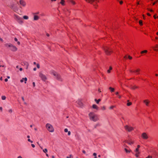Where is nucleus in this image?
Returning a JSON list of instances; mask_svg holds the SVG:
<instances>
[{
    "instance_id": "obj_38",
    "label": "nucleus",
    "mask_w": 158,
    "mask_h": 158,
    "mask_svg": "<svg viewBox=\"0 0 158 158\" xmlns=\"http://www.w3.org/2000/svg\"><path fill=\"white\" fill-rule=\"evenodd\" d=\"M140 70L139 69H138L135 71V72L137 73H139V72Z\"/></svg>"
},
{
    "instance_id": "obj_63",
    "label": "nucleus",
    "mask_w": 158,
    "mask_h": 158,
    "mask_svg": "<svg viewBox=\"0 0 158 158\" xmlns=\"http://www.w3.org/2000/svg\"><path fill=\"white\" fill-rule=\"evenodd\" d=\"M46 35L48 37H49V35L48 33H47Z\"/></svg>"
},
{
    "instance_id": "obj_12",
    "label": "nucleus",
    "mask_w": 158,
    "mask_h": 158,
    "mask_svg": "<svg viewBox=\"0 0 158 158\" xmlns=\"http://www.w3.org/2000/svg\"><path fill=\"white\" fill-rule=\"evenodd\" d=\"M23 65H25L26 66V69H27L28 68V66L29 65V64L28 62H24L22 64Z\"/></svg>"
},
{
    "instance_id": "obj_20",
    "label": "nucleus",
    "mask_w": 158,
    "mask_h": 158,
    "mask_svg": "<svg viewBox=\"0 0 158 158\" xmlns=\"http://www.w3.org/2000/svg\"><path fill=\"white\" fill-rule=\"evenodd\" d=\"M109 89L110 90V92H113L114 91V88H113L111 87H110L109 88Z\"/></svg>"
},
{
    "instance_id": "obj_9",
    "label": "nucleus",
    "mask_w": 158,
    "mask_h": 158,
    "mask_svg": "<svg viewBox=\"0 0 158 158\" xmlns=\"http://www.w3.org/2000/svg\"><path fill=\"white\" fill-rule=\"evenodd\" d=\"M142 138L144 139H147L148 138V136L147 134L145 132L143 133L141 135Z\"/></svg>"
},
{
    "instance_id": "obj_37",
    "label": "nucleus",
    "mask_w": 158,
    "mask_h": 158,
    "mask_svg": "<svg viewBox=\"0 0 158 158\" xmlns=\"http://www.w3.org/2000/svg\"><path fill=\"white\" fill-rule=\"evenodd\" d=\"M39 12H35V13H33V15H38V14H39Z\"/></svg>"
},
{
    "instance_id": "obj_26",
    "label": "nucleus",
    "mask_w": 158,
    "mask_h": 158,
    "mask_svg": "<svg viewBox=\"0 0 158 158\" xmlns=\"http://www.w3.org/2000/svg\"><path fill=\"white\" fill-rule=\"evenodd\" d=\"M69 2L73 5H75L76 4L75 2L73 0H69Z\"/></svg>"
},
{
    "instance_id": "obj_4",
    "label": "nucleus",
    "mask_w": 158,
    "mask_h": 158,
    "mask_svg": "<svg viewBox=\"0 0 158 158\" xmlns=\"http://www.w3.org/2000/svg\"><path fill=\"white\" fill-rule=\"evenodd\" d=\"M46 127L47 130L50 132H53L54 131V129L52 126L49 123H47Z\"/></svg>"
},
{
    "instance_id": "obj_62",
    "label": "nucleus",
    "mask_w": 158,
    "mask_h": 158,
    "mask_svg": "<svg viewBox=\"0 0 158 158\" xmlns=\"http://www.w3.org/2000/svg\"><path fill=\"white\" fill-rule=\"evenodd\" d=\"M36 68H34V69H33V70L34 71H36Z\"/></svg>"
},
{
    "instance_id": "obj_17",
    "label": "nucleus",
    "mask_w": 158,
    "mask_h": 158,
    "mask_svg": "<svg viewBox=\"0 0 158 158\" xmlns=\"http://www.w3.org/2000/svg\"><path fill=\"white\" fill-rule=\"evenodd\" d=\"M124 150L127 153H129L131 151V150H128L126 148H124Z\"/></svg>"
},
{
    "instance_id": "obj_48",
    "label": "nucleus",
    "mask_w": 158,
    "mask_h": 158,
    "mask_svg": "<svg viewBox=\"0 0 158 158\" xmlns=\"http://www.w3.org/2000/svg\"><path fill=\"white\" fill-rule=\"evenodd\" d=\"M68 132V135H70L71 134V132L70 131H69Z\"/></svg>"
},
{
    "instance_id": "obj_31",
    "label": "nucleus",
    "mask_w": 158,
    "mask_h": 158,
    "mask_svg": "<svg viewBox=\"0 0 158 158\" xmlns=\"http://www.w3.org/2000/svg\"><path fill=\"white\" fill-rule=\"evenodd\" d=\"M147 51L146 50H145L143 51H142L141 52V53L143 54L144 53H147Z\"/></svg>"
},
{
    "instance_id": "obj_10",
    "label": "nucleus",
    "mask_w": 158,
    "mask_h": 158,
    "mask_svg": "<svg viewBox=\"0 0 158 158\" xmlns=\"http://www.w3.org/2000/svg\"><path fill=\"white\" fill-rule=\"evenodd\" d=\"M10 49L11 51L14 52L16 51L17 50V48L13 44L10 48Z\"/></svg>"
},
{
    "instance_id": "obj_41",
    "label": "nucleus",
    "mask_w": 158,
    "mask_h": 158,
    "mask_svg": "<svg viewBox=\"0 0 158 158\" xmlns=\"http://www.w3.org/2000/svg\"><path fill=\"white\" fill-rule=\"evenodd\" d=\"M136 154H135V156L137 157H138L139 156V154H138V152H136Z\"/></svg>"
},
{
    "instance_id": "obj_59",
    "label": "nucleus",
    "mask_w": 158,
    "mask_h": 158,
    "mask_svg": "<svg viewBox=\"0 0 158 158\" xmlns=\"http://www.w3.org/2000/svg\"><path fill=\"white\" fill-rule=\"evenodd\" d=\"M118 93H118V92H116L115 93V94H116V95H118Z\"/></svg>"
},
{
    "instance_id": "obj_6",
    "label": "nucleus",
    "mask_w": 158,
    "mask_h": 158,
    "mask_svg": "<svg viewBox=\"0 0 158 158\" xmlns=\"http://www.w3.org/2000/svg\"><path fill=\"white\" fill-rule=\"evenodd\" d=\"M125 130L127 131L130 132L134 130L133 128L130 126L126 125L124 126Z\"/></svg>"
},
{
    "instance_id": "obj_36",
    "label": "nucleus",
    "mask_w": 158,
    "mask_h": 158,
    "mask_svg": "<svg viewBox=\"0 0 158 158\" xmlns=\"http://www.w3.org/2000/svg\"><path fill=\"white\" fill-rule=\"evenodd\" d=\"M8 111L9 113H11L12 112V109H10L8 110Z\"/></svg>"
},
{
    "instance_id": "obj_15",
    "label": "nucleus",
    "mask_w": 158,
    "mask_h": 158,
    "mask_svg": "<svg viewBox=\"0 0 158 158\" xmlns=\"http://www.w3.org/2000/svg\"><path fill=\"white\" fill-rule=\"evenodd\" d=\"M77 104L79 105L80 107H81L82 105L83 104L82 102H81V101L80 100H78L77 101Z\"/></svg>"
},
{
    "instance_id": "obj_55",
    "label": "nucleus",
    "mask_w": 158,
    "mask_h": 158,
    "mask_svg": "<svg viewBox=\"0 0 158 158\" xmlns=\"http://www.w3.org/2000/svg\"><path fill=\"white\" fill-rule=\"evenodd\" d=\"M72 156V155H70V157L67 156V158H71V156Z\"/></svg>"
},
{
    "instance_id": "obj_18",
    "label": "nucleus",
    "mask_w": 158,
    "mask_h": 158,
    "mask_svg": "<svg viewBox=\"0 0 158 158\" xmlns=\"http://www.w3.org/2000/svg\"><path fill=\"white\" fill-rule=\"evenodd\" d=\"M92 107L94 109H96L97 110L98 109V106L96 105L95 104H94L93 105Z\"/></svg>"
},
{
    "instance_id": "obj_47",
    "label": "nucleus",
    "mask_w": 158,
    "mask_h": 158,
    "mask_svg": "<svg viewBox=\"0 0 158 158\" xmlns=\"http://www.w3.org/2000/svg\"><path fill=\"white\" fill-rule=\"evenodd\" d=\"M31 145L32 147L33 148H35V145L34 144H31Z\"/></svg>"
},
{
    "instance_id": "obj_21",
    "label": "nucleus",
    "mask_w": 158,
    "mask_h": 158,
    "mask_svg": "<svg viewBox=\"0 0 158 158\" xmlns=\"http://www.w3.org/2000/svg\"><path fill=\"white\" fill-rule=\"evenodd\" d=\"M94 101L96 102L97 104H98L99 102L101 101V100L100 99H98V100H97L96 99H94Z\"/></svg>"
},
{
    "instance_id": "obj_51",
    "label": "nucleus",
    "mask_w": 158,
    "mask_h": 158,
    "mask_svg": "<svg viewBox=\"0 0 158 158\" xmlns=\"http://www.w3.org/2000/svg\"><path fill=\"white\" fill-rule=\"evenodd\" d=\"M82 152L84 154H86V152L84 150H83L82 151Z\"/></svg>"
},
{
    "instance_id": "obj_49",
    "label": "nucleus",
    "mask_w": 158,
    "mask_h": 158,
    "mask_svg": "<svg viewBox=\"0 0 158 158\" xmlns=\"http://www.w3.org/2000/svg\"><path fill=\"white\" fill-rule=\"evenodd\" d=\"M32 85H33V87H35V82H33L32 83Z\"/></svg>"
},
{
    "instance_id": "obj_22",
    "label": "nucleus",
    "mask_w": 158,
    "mask_h": 158,
    "mask_svg": "<svg viewBox=\"0 0 158 158\" xmlns=\"http://www.w3.org/2000/svg\"><path fill=\"white\" fill-rule=\"evenodd\" d=\"M134 142L133 141L131 140H130L128 142H127V143L129 145H131V144H133Z\"/></svg>"
},
{
    "instance_id": "obj_43",
    "label": "nucleus",
    "mask_w": 158,
    "mask_h": 158,
    "mask_svg": "<svg viewBox=\"0 0 158 158\" xmlns=\"http://www.w3.org/2000/svg\"><path fill=\"white\" fill-rule=\"evenodd\" d=\"M99 125V123L97 124L96 125L94 126V127L96 128Z\"/></svg>"
},
{
    "instance_id": "obj_45",
    "label": "nucleus",
    "mask_w": 158,
    "mask_h": 158,
    "mask_svg": "<svg viewBox=\"0 0 158 158\" xmlns=\"http://www.w3.org/2000/svg\"><path fill=\"white\" fill-rule=\"evenodd\" d=\"M24 78H23L22 79L20 80V81L21 82H23V81Z\"/></svg>"
},
{
    "instance_id": "obj_14",
    "label": "nucleus",
    "mask_w": 158,
    "mask_h": 158,
    "mask_svg": "<svg viewBox=\"0 0 158 158\" xmlns=\"http://www.w3.org/2000/svg\"><path fill=\"white\" fill-rule=\"evenodd\" d=\"M20 3L21 5L23 6H25L26 5L25 2L23 0L20 1Z\"/></svg>"
},
{
    "instance_id": "obj_32",
    "label": "nucleus",
    "mask_w": 158,
    "mask_h": 158,
    "mask_svg": "<svg viewBox=\"0 0 158 158\" xmlns=\"http://www.w3.org/2000/svg\"><path fill=\"white\" fill-rule=\"evenodd\" d=\"M6 97L5 96H3L2 97V99L3 100H4L6 99Z\"/></svg>"
},
{
    "instance_id": "obj_44",
    "label": "nucleus",
    "mask_w": 158,
    "mask_h": 158,
    "mask_svg": "<svg viewBox=\"0 0 158 158\" xmlns=\"http://www.w3.org/2000/svg\"><path fill=\"white\" fill-rule=\"evenodd\" d=\"M114 107V106H111L109 107V109H112Z\"/></svg>"
},
{
    "instance_id": "obj_16",
    "label": "nucleus",
    "mask_w": 158,
    "mask_h": 158,
    "mask_svg": "<svg viewBox=\"0 0 158 158\" xmlns=\"http://www.w3.org/2000/svg\"><path fill=\"white\" fill-rule=\"evenodd\" d=\"M144 103L147 106H148V104L149 103V101L148 100H145L143 101Z\"/></svg>"
},
{
    "instance_id": "obj_19",
    "label": "nucleus",
    "mask_w": 158,
    "mask_h": 158,
    "mask_svg": "<svg viewBox=\"0 0 158 158\" xmlns=\"http://www.w3.org/2000/svg\"><path fill=\"white\" fill-rule=\"evenodd\" d=\"M140 146L139 145H138L137 148L135 149V152H138V154H139V148H140Z\"/></svg>"
},
{
    "instance_id": "obj_30",
    "label": "nucleus",
    "mask_w": 158,
    "mask_h": 158,
    "mask_svg": "<svg viewBox=\"0 0 158 158\" xmlns=\"http://www.w3.org/2000/svg\"><path fill=\"white\" fill-rule=\"evenodd\" d=\"M137 88V86H131V88L132 89H135Z\"/></svg>"
},
{
    "instance_id": "obj_61",
    "label": "nucleus",
    "mask_w": 158,
    "mask_h": 158,
    "mask_svg": "<svg viewBox=\"0 0 158 158\" xmlns=\"http://www.w3.org/2000/svg\"><path fill=\"white\" fill-rule=\"evenodd\" d=\"M17 44L19 45L20 44V42L19 41H17Z\"/></svg>"
},
{
    "instance_id": "obj_57",
    "label": "nucleus",
    "mask_w": 158,
    "mask_h": 158,
    "mask_svg": "<svg viewBox=\"0 0 158 158\" xmlns=\"http://www.w3.org/2000/svg\"><path fill=\"white\" fill-rule=\"evenodd\" d=\"M118 98H120L121 97V95H118Z\"/></svg>"
},
{
    "instance_id": "obj_33",
    "label": "nucleus",
    "mask_w": 158,
    "mask_h": 158,
    "mask_svg": "<svg viewBox=\"0 0 158 158\" xmlns=\"http://www.w3.org/2000/svg\"><path fill=\"white\" fill-rule=\"evenodd\" d=\"M139 23L140 25H143L142 21L141 20L139 21Z\"/></svg>"
},
{
    "instance_id": "obj_58",
    "label": "nucleus",
    "mask_w": 158,
    "mask_h": 158,
    "mask_svg": "<svg viewBox=\"0 0 158 158\" xmlns=\"http://www.w3.org/2000/svg\"><path fill=\"white\" fill-rule=\"evenodd\" d=\"M156 15H154V16H153V17H154V19H156Z\"/></svg>"
},
{
    "instance_id": "obj_5",
    "label": "nucleus",
    "mask_w": 158,
    "mask_h": 158,
    "mask_svg": "<svg viewBox=\"0 0 158 158\" xmlns=\"http://www.w3.org/2000/svg\"><path fill=\"white\" fill-rule=\"evenodd\" d=\"M104 49L106 54L107 55H110V53L113 52L111 48L108 47H105Z\"/></svg>"
},
{
    "instance_id": "obj_46",
    "label": "nucleus",
    "mask_w": 158,
    "mask_h": 158,
    "mask_svg": "<svg viewBox=\"0 0 158 158\" xmlns=\"http://www.w3.org/2000/svg\"><path fill=\"white\" fill-rule=\"evenodd\" d=\"M128 58L129 59H132V57L130 56H128Z\"/></svg>"
},
{
    "instance_id": "obj_13",
    "label": "nucleus",
    "mask_w": 158,
    "mask_h": 158,
    "mask_svg": "<svg viewBox=\"0 0 158 158\" xmlns=\"http://www.w3.org/2000/svg\"><path fill=\"white\" fill-rule=\"evenodd\" d=\"M34 15V18H33L34 20H37L39 19L40 17L38 16L37 15Z\"/></svg>"
},
{
    "instance_id": "obj_52",
    "label": "nucleus",
    "mask_w": 158,
    "mask_h": 158,
    "mask_svg": "<svg viewBox=\"0 0 158 158\" xmlns=\"http://www.w3.org/2000/svg\"><path fill=\"white\" fill-rule=\"evenodd\" d=\"M14 40L15 41H18V39L16 38H15Z\"/></svg>"
},
{
    "instance_id": "obj_29",
    "label": "nucleus",
    "mask_w": 158,
    "mask_h": 158,
    "mask_svg": "<svg viewBox=\"0 0 158 158\" xmlns=\"http://www.w3.org/2000/svg\"><path fill=\"white\" fill-rule=\"evenodd\" d=\"M112 67L110 66V67L109 69L107 70V72L109 73H110V70H112Z\"/></svg>"
},
{
    "instance_id": "obj_23",
    "label": "nucleus",
    "mask_w": 158,
    "mask_h": 158,
    "mask_svg": "<svg viewBox=\"0 0 158 158\" xmlns=\"http://www.w3.org/2000/svg\"><path fill=\"white\" fill-rule=\"evenodd\" d=\"M64 2L65 1L64 0H61L60 3L62 5L64 6Z\"/></svg>"
},
{
    "instance_id": "obj_42",
    "label": "nucleus",
    "mask_w": 158,
    "mask_h": 158,
    "mask_svg": "<svg viewBox=\"0 0 158 158\" xmlns=\"http://www.w3.org/2000/svg\"><path fill=\"white\" fill-rule=\"evenodd\" d=\"M36 66H37V67L38 69L40 68V65L39 64H36Z\"/></svg>"
},
{
    "instance_id": "obj_35",
    "label": "nucleus",
    "mask_w": 158,
    "mask_h": 158,
    "mask_svg": "<svg viewBox=\"0 0 158 158\" xmlns=\"http://www.w3.org/2000/svg\"><path fill=\"white\" fill-rule=\"evenodd\" d=\"M24 81H25V82H24L25 83H26V81H27V78L25 77L24 78Z\"/></svg>"
},
{
    "instance_id": "obj_3",
    "label": "nucleus",
    "mask_w": 158,
    "mask_h": 158,
    "mask_svg": "<svg viewBox=\"0 0 158 158\" xmlns=\"http://www.w3.org/2000/svg\"><path fill=\"white\" fill-rule=\"evenodd\" d=\"M18 2L14 1V2H13L10 6V8L13 10L14 11L17 12L18 11V8L17 6V4H18Z\"/></svg>"
},
{
    "instance_id": "obj_50",
    "label": "nucleus",
    "mask_w": 158,
    "mask_h": 158,
    "mask_svg": "<svg viewBox=\"0 0 158 158\" xmlns=\"http://www.w3.org/2000/svg\"><path fill=\"white\" fill-rule=\"evenodd\" d=\"M152 156H148L147 157H146V158H152Z\"/></svg>"
},
{
    "instance_id": "obj_64",
    "label": "nucleus",
    "mask_w": 158,
    "mask_h": 158,
    "mask_svg": "<svg viewBox=\"0 0 158 158\" xmlns=\"http://www.w3.org/2000/svg\"><path fill=\"white\" fill-rule=\"evenodd\" d=\"M17 158H23L21 156H19Z\"/></svg>"
},
{
    "instance_id": "obj_27",
    "label": "nucleus",
    "mask_w": 158,
    "mask_h": 158,
    "mask_svg": "<svg viewBox=\"0 0 158 158\" xmlns=\"http://www.w3.org/2000/svg\"><path fill=\"white\" fill-rule=\"evenodd\" d=\"M43 151L45 153H46L48 152V150L46 148H45L44 149H43Z\"/></svg>"
},
{
    "instance_id": "obj_11",
    "label": "nucleus",
    "mask_w": 158,
    "mask_h": 158,
    "mask_svg": "<svg viewBox=\"0 0 158 158\" xmlns=\"http://www.w3.org/2000/svg\"><path fill=\"white\" fill-rule=\"evenodd\" d=\"M86 1L88 2L89 3L91 4H92L95 1H96L97 2H99V1L98 0H85Z\"/></svg>"
},
{
    "instance_id": "obj_40",
    "label": "nucleus",
    "mask_w": 158,
    "mask_h": 158,
    "mask_svg": "<svg viewBox=\"0 0 158 158\" xmlns=\"http://www.w3.org/2000/svg\"><path fill=\"white\" fill-rule=\"evenodd\" d=\"M27 141L29 142H30L31 143H32L33 142V141L32 140H30V139H27Z\"/></svg>"
},
{
    "instance_id": "obj_34",
    "label": "nucleus",
    "mask_w": 158,
    "mask_h": 158,
    "mask_svg": "<svg viewBox=\"0 0 158 158\" xmlns=\"http://www.w3.org/2000/svg\"><path fill=\"white\" fill-rule=\"evenodd\" d=\"M101 109H102V110H106V108L105 106H103L102 107Z\"/></svg>"
},
{
    "instance_id": "obj_8",
    "label": "nucleus",
    "mask_w": 158,
    "mask_h": 158,
    "mask_svg": "<svg viewBox=\"0 0 158 158\" xmlns=\"http://www.w3.org/2000/svg\"><path fill=\"white\" fill-rule=\"evenodd\" d=\"M39 76L43 81H45L47 80V77L45 76L41 73H39Z\"/></svg>"
},
{
    "instance_id": "obj_56",
    "label": "nucleus",
    "mask_w": 158,
    "mask_h": 158,
    "mask_svg": "<svg viewBox=\"0 0 158 158\" xmlns=\"http://www.w3.org/2000/svg\"><path fill=\"white\" fill-rule=\"evenodd\" d=\"M119 3H120V4H122L123 3V2L122 1H120L119 2Z\"/></svg>"
},
{
    "instance_id": "obj_24",
    "label": "nucleus",
    "mask_w": 158,
    "mask_h": 158,
    "mask_svg": "<svg viewBox=\"0 0 158 158\" xmlns=\"http://www.w3.org/2000/svg\"><path fill=\"white\" fill-rule=\"evenodd\" d=\"M129 100L127 101L128 103H127V105L128 106H129L132 104V103L131 102H129Z\"/></svg>"
},
{
    "instance_id": "obj_1",
    "label": "nucleus",
    "mask_w": 158,
    "mask_h": 158,
    "mask_svg": "<svg viewBox=\"0 0 158 158\" xmlns=\"http://www.w3.org/2000/svg\"><path fill=\"white\" fill-rule=\"evenodd\" d=\"M89 119L91 120L96 122L99 120L98 115L93 112H90L89 114Z\"/></svg>"
},
{
    "instance_id": "obj_53",
    "label": "nucleus",
    "mask_w": 158,
    "mask_h": 158,
    "mask_svg": "<svg viewBox=\"0 0 158 158\" xmlns=\"http://www.w3.org/2000/svg\"><path fill=\"white\" fill-rule=\"evenodd\" d=\"M93 155L94 156H97V154L96 153H94Z\"/></svg>"
},
{
    "instance_id": "obj_25",
    "label": "nucleus",
    "mask_w": 158,
    "mask_h": 158,
    "mask_svg": "<svg viewBox=\"0 0 158 158\" xmlns=\"http://www.w3.org/2000/svg\"><path fill=\"white\" fill-rule=\"evenodd\" d=\"M12 45V44H6V46L10 48Z\"/></svg>"
},
{
    "instance_id": "obj_39",
    "label": "nucleus",
    "mask_w": 158,
    "mask_h": 158,
    "mask_svg": "<svg viewBox=\"0 0 158 158\" xmlns=\"http://www.w3.org/2000/svg\"><path fill=\"white\" fill-rule=\"evenodd\" d=\"M64 131L65 132H68L69 131H68V129L67 128H65L64 129Z\"/></svg>"
},
{
    "instance_id": "obj_54",
    "label": "nucleus",
    "mask_w": 158,
    "mask_h": 158,
    "mask_svg": "<svg viewBox=\"0 0 158 158\" xmlns=\"http://www.w3.org/2000/svg\"><path fill=\"white\" fill-rule=\"evenodd\" d=\"M8 79H7V78H6V79H5V82H7V81H8Z\"/></svg>"
},
{
    "instance_id": "obj_60",
    "label": "nucleus",
    "mask_w": 158,
    "mask_h": 158,
    "mask_svg": "<svg viewBox=\"0 0 158 158\" xmlns=\"http://www.w3.org/2000/svg\"><path fill=\"white\" fill-rule=\"evenodd\" d=\"M22 100H23V101H24V98L23 97H22Z\"/></svg>"
},
{
    "instance_id": "obj_7",
    "label": "nucleus",
    "mask_w": 158,
    "mask_h": 158,
    "mask_svg": "<svg viewBox=\"0 0 158 158\" xmlns=\"http://www.w3.org/2000/svg\"><path fill=\"white\" fill-rule=\"evenodd\" d=\"M15 19L17 20L19 23H23L22 19L20 17L16 15H14Z\"/></svg>"
},
{
    "instance_id": "obj_2",
    "label": "nucleus",
    "mask_w": 158,
    "mask_h": 158,
    "mask_svg": "<svg viewBox=\"0 0 158 158\" xmlns=\"http://www.w3.org/2000/svg\"><path fill=\"white\" fill-rule=\"evenodd\" d=\"M51 73L53 74L56 79L60 81H62V79L60 75L53 70H52L51 71Z\"/></svg>"
},
{
    "instance_id": "obj_28",
    "label": "nucleus",
    "mask_w": 158,
    "mask_h": 158,
    "mask_svg": "<svg viewBox=\"0 0 158 158\" xmlns=\"http://www.w3.org/2000/svg\"><path fill=\"white\" fill-rule=\"evenodd\" d=\"M23 18L25 19H28V17L27 16L25 15L23 16Z\"/></svg>"
}]
</instances>
